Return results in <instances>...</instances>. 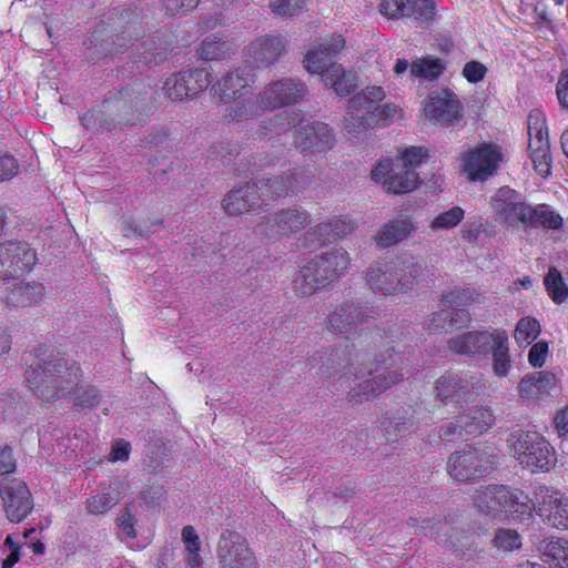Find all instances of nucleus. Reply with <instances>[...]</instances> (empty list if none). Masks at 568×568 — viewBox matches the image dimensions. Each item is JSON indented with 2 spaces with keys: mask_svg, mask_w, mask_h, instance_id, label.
Instances as JSON below:
<instances>
[{
  "mask_svg": "<svg viewBox=\"0 0 568 568\" xmlns=\"http://www.w3.org/2000/svg\"><path fill=\"white\" fill-rule=\"evenodd\" d=\"M345 39L342 36H333L323 39L314 49L305 55V68L310 73L321 74L329 64H334L333 59L344 49Z\"/></svg>",
  "mask_w": 568,
  "mask_h": 568,
  "instance_id": "obj_22",
  "label": "nucleus"
},
{
  "mask_svg": "<svg viewBox=\"0 0 568 568\" xmlns=\"http://www.w3.org/2000/svg\"><path fill=\"white\" fill-rule=\"evenodd\" d=\"M199 55L206 61L226 59L231 54V47L227 42L215 38H206L199 49Z\"/></svg>",
  "mask_w": 568,
  "mask_h": 568,
  "instance_id": "obj_44",
  "label": "nucleus"
},
{
  "mask_svg": "<svg viewBox=\"0 0 568 568\" xmlns=\"http://www.w3.org/2000/svg\"><path fill=\"white\" fill-rule=\"evenodd\" d=\"M480 293L475 288H456L447 293L444 297L445 305L449 304L465 307L480 301Z\"/></svg>",
  "mask_w": 568,
  "mask_h": 568,
  "instance_id": "obj_49",
  "label": "nucleus"
},
{
  "mask_svg": "<svg viewBox=\"0 0 568 568\" xmlns=\"http://www.w3.org/2000/svg\"><path fill=\"white\" fill-rule=\"evenodd\" d=\"M310 236H315L316 237L315 242L318 245L334 242L335 234H334L333 221L318 223L312 230V232H310Z\"/></svg>",
  "mask_w": 568,
  "mask_h": 568,
  "instance_id": "obj_58",
  "label": "nucleus"
},
{
  "mask_svg": "<svg viewBox=\"0 0 568 568\" xmlns=\"http://www.w3.org/2000/svg\"><path fill=\"white\" fill-rule=\"evenodd\" d=\"M447 308L448 316L450 318L449 322L452 324V329L460 328L468 325V323L470 322V314L467 310L456 305L450 306L449 304H447Z\"/></svg>",
  "mask_w": 568,
  "mask_h": 568,
  "instance_id": "obj_59",
  "label": "nucleus"
},
{
  "mask_svg": "<svg viewBox=\"0 0 568 568\" xmlns=\"http://www.w3.org/2000/svg\"><path fill=\"white\" fill-rule=\"evenodd\" d=\"M548 344L546 342H538L531 346L528 353V362L534 367H541L548 355Z\"/></svg>",
  "mask_w": 568,
  "mask_h": 568,
  "instance_id": "obj_62",
  "label": "nucleus"
},
{
  "mask_svg": "<svg viewBox=\"0 0 568 568\" xmlns=\"http://www.w3.org/2000/svg\"><path fill=\"white\" fill-rule=\"evenodd\" d=\"M285 43L281 37H261L250 47V55L261 65L273 64L283 54Z\"/></svg>",
  "mask_w": 568,
  "mask_h": 568,
  "instance_id": "obj_30",
  "label": "nucleus"
},
{
  "mask_svg": "<svg viewBox=\"0 0 568 568\" xmlns=\"http://www.w3.org/2000/svg\"><path fill=\"white\" fill-rule=\"evenodd\" d=\"M449 320L448 308L447 305H445V300L443 298L439 304V310L429 316L428 327L434 331H452Z\"/></svg>",
  "mask_w": 568,
  "mask_h": 568,
  "instance_id": "obj_54",
  "label": "nucleus"
},
{
  "mask_svg": "<svg viewBox=\"0 0 568 568\" xmlns=\"http://www.w3.org/2000/svg\"><path fill=\"white\" fill-rule=\"evenodd\" d=\"M126 94L120 93L112 101L102 103L98 110H91L82 118V124L92 130H110L115 123L133 124L140 120L152 106V93L148 98L126 99Z\"/></svg>",
  "mask_w": 568,
  "mask_h": 568,
  "instance_id": "obj_5",
  "label": "nucleus"
},
{
  "mask_svg": "<svg viewBox=\"0 0 568 568\" xmlns=\"http://www.w3.org/2000/svg\"><path fill=\"white\" fill-rule=\"evenodd\" d=\"M119 483H113L110 490L101 491L87 499L85 509L92 515H102L112 509L121 499Z\"/></svg>",
  "mask_w": 568,
  "mask_h": 568,
  "instance_id": "obj_37",
  "label": "nucleus"
},
{
  "mask_svg": "<svg viewBox=\"0 0 568 568\" xmlns=\"http://www.w3.org/2000/svg\"><path fill=\"white\" fill-rule=\"evenodd\" d=\"M408 8L412 11L410 17L424 22L432 20L435 13L434 0H414L413 2L408 0Z\"/></svg>",
  "mask_w": 568,
  "mask_h": 568,
  "instance_id": "obj_53",
  "label": "nucleus"
},
{
  "mask_svg": "<svg viewBox=\"0 0 568 568\" xmlns=\"http://www.w3.org/2000/svg\"><path fill=\"white\" fill-rule=\"evenodd\" d=\"M545 285L551 300L560 304L568 297V287L562 281L561 274L556 268H550L545 277Z\"/></svg>",
  "mask_w": 568,
  "mask_h": 568,
  "instance_id": "obj_46",
  "label": "nucleus"
},
{
  "mask_svg": "<svg viewBox=\"0 0 568 568\" xmlns=\"http://www.w3.org/2000/svg\"><path fill=\"white\" fill-rule=\"evenodd\" d=\"M484 388L480 379L467 373H449L440 376L435 384V397L444 404H462Z\"/></svg>",
  "mask_w": 568,
  "mask_h": 568,
  "instance_id": "obj_12",
  "label": "nucleus"
},
{
  "mask_svg": "<svg viewBox=\"0 0 568 568\" xmlns=\"http://www.w3.org/2000/svg\"><path fill=\"white\" fill-rule=\"evenodd\" d=\"M540 331V324L536 318L523 317L516 325L514 338L520 347H526L539 336Z\"/></svg>",
  "mask_w": 568,
  "mask_h": 568,
  "instance_id": "obj_41",
  "label": "nucleus"
},
{
  "mask_svg": "<svg viewBox=\"0 0 568 568\" xmlns=\"http://www.w3.org/2000/svg\"><path fill=\"white\" fill-rule=\"evenodd\" d=\"M166 36L155 37L149 42L144 43L143 61L146 64L165 60L169 55V41Z\"/></svg>",
  "mask_w": 568,
  "mask_h": 568,
  "instance_id": "obj_45",
  "label": "nucleus"
},
{
  "mask_svg": "<svg viewBox=\"0 0 568 568\" xmlns=\"http://www.w3.org/2000/svg\"><path fill=\"white\" fill-rule=\"evenodd\" d=\"M426 270L410 256H396L372 264L366 271V283L375 293L384 296H404L425 280Z\"/></svg>",
  "mask_w": 568,
  "mask_h": 568,
  "instance_id": "obj_2",
  "label": "nucleus"
},
{
  "mask_svg": "<svg viewBox=\"0 0 568 568\" xmlns=\"http://www.w3.org/2000/svg\"><path fill=\"white\" fill-rule=\"evenodd\" d=\"M118 526L122 538L134 539L136 537L135 518L129 508L122 509L119 514Z\"/></svg>",
  "mask_w": 568,
  "mask_h": 568,
  "instance_id": "obj_56",
  "label": "nucleus"
},
{
  "mask_svg": "<svg viewBox=\"0 0 568 568\" xmlns=\"http://www.w3.org/2000/svg\"><path fill=\"white\" fill-rule=\"evenodd\" d=\"M493 338V333L473 331L452 337L448 347L460 355L483 354L489 351Z\"/></svg>",
  "mask_w": 568,
  "mask_h": 568,
  "instance_id": "obj_28",
  "label": "nucleus"
},
{
  "mask_svg": "<svg viewBox=\"0 0 568 568\" xmlns=\"http://www.w3.org/2000/svg\"><path fill=\"white\" fill-rule=\"evenodd\" d=\"M414 231L415 226L409 219H395L378 231L375 243L378 247L386 248L404 241Z\"/></svg>",
  "mask_w": 568,
  "mask_h": 568,
  "instance_id": "obj_31",
  "label": "nucleus"
},
{
  "mask_svg": "<svg viewBox=\"0 0 568 568\" xmlns=\"http://www.w3.org/2000/svg\"><path fill=\"white\" fill-rule=\"evenodd\" d=\"M331 361L332 366H326L323 375L328 378L337 375V381L351 379L349 395L357 402H368L403 379L406 358L394 348H386L377 355L373 368L354 366L346 351L334 352Z\"/></svg>",
  "mask_w": 568,
  "mask_h": 568,
  "instance_id": "obj_1",
  "label": "nucleus"
},
{
  "mask_svg": "<svg viewBox=\"0 0 568 568\" xmlns=\"http://www.w3.org/2000/svg\"><path fill=\"white\" fill-rule=\"evenodd\" d=\"M529 211L524 225H541L546 229L557 230L562 224L561 216L550 210L546 204H539L537 206L529 205Z\"/></svg>",
  "mask_w": 568,
  "mask_h": 568,
  "instance_id": "obj_39",
  "label": "nucleus"
},
{
  "mask_svg": "<svg viewBox=\"0 0 568 568\" xmlns=\"http://www.w3.org/2000/svg\"><path fill=\"white\" fill-rule=\"evenodd\" d=\"M36 251L26 242L0 244V280L18 277L37 264Z\"/></svg>",
  "mask_w": 568,
  "mask_h": 568,
  "instance_id": "obj_16",
  "label": "nucleus"
},
{
  "mask_svg": "<svg viewBox=\"0 0 568 568\" xmlns=\"http://www.w3.org/2000/svg\"><path fill=\"white\" fill-rule=\"evenodd\" d=\"M489 206L495 221L507 226L524 225L530 212L529 204L523 195L508 186L500 187L494 193Z\"/></svg>",
  "mask_w": 568,
  "mask_h": 568,
  "instance_id": "obj_11",
  "label": "nucleus"
},
{
  "mask_svg": "<svg viewBox=\"0 0 568 568\" xmlns=\"http://www.w3.org/2000/svg\"><path fill=\"white\" fill-rule=\"evenodd\" d=\"M496 457L487 447H473L450 455L447 471L457 481L466 483L489 474Z\"/></svg>",
  "mask_w": 568,
  "mask_h": 568,
  "instance_id": "obj_9",
  "label": "nucleus"
},
{
  "mask_svg": "<svg viewBox=\"0 0 568 568\" xmlns=\"http://www.w3.org/2000/svg\"><path fill=\"white\" fill-rule=\"evenodd\" d=\"M163 90L168 98L173 101H182L187 98H193L189 91V87L183 81L181 72L169 77L164 82Z\"/></svg>",
  "mask_w": 568,
  "mask_h": 568,
  "instance_id": "obj_48",
  "label": "nucleus"
},
{
  "mask_svg": "<svg viewBox=\"0 0 568 568\" xmlns=\"http://www.w3.org/2000/svg\"><path fill=\"white\" fill-rule=\"evenodd\" d=\"M306 87L292 78H282L267 83L256 95V103L233 111L235 116H255L266 110L283 108L298 102L306 94Z\"/></svg>",
  "mask_w": 568,
  "mask_h": 568,
  "instance_id": "obj_7",
  "label": "nucleus"
},
{
  "mask_svg": "<svg viewBox=\"0 0 568 568\" xmlns=\"http://www.w3.org/2000/svg\"><path fill=\"white\" fill-rule=\"evenodd\" d=\"M510 442L515 458L531 471H547L556 464L554 448L538 433L513 434Z\"/></svg>",
  "mask_w": 568,
  "mask_h": 568,
  "instance_id": "obj_8",
  "label": "nucleus"
},
{
  "mask_svg": "<svg viewBox=\"0 0 568 568\" xmlns=\"http://www.w3.org/2000/svg\"><path fill=\"white\" fill-rule=\"evenodd\" d=\"M182 541L185 548V560L191 568H201L203 560L200 555L201 541L195 528L191 525L183 527Z\"/></svg>",
  "mask_w": 568,
  "mask_h": 568,
  "instance_id": "obj_40",
  "label": "nucleus"
},
{
  "mask_svg": "<svg viewBox=\"0 0 568 568\" xmlns=\"http://www.w3.org/2000/svg\"><path fill=\"white\" fill-rule=\"evenodd\" d=\"M418 180V174L414 170L394 162L392 175L387 180V191L395 194L412 192L417 187Z\"/></svg>",
  "mask_w": 568,
  "mask_h": 568,
  "instance_id": "obj_35",
  "label": "nucleus"
},
{
  "mask_svg": "<svg viewBox=\"0 0 568 568\" xmlns=\"http://www.w3.org/2000/svg\"><path fill=\"white\" fill-rule=\"evenodd\" d=\"M308 223L310 214L305 210L290 207L263 216L257 223L256 229L265 237L276 240L301 231Z\"/></svg>",
  "mask_w": 568,
  "mask_h": 568,
  "instance_id": "obj_13",
  "label": "nucleus"
},
{
  "mask_svg": "<svg viewBox=\"0 0 568 568\" xmlns=\"http://www.w3.org/2000/svg\"><path fill=\"white\" fill-rule=\"evenodd\" d=\"M294 143L301 151H325L333 148L334 135L327 124H306L296 132Z\"/></svg>",
  "mask_w": 568,
  "mask_h": 568,
  "instance_id": "obj_24",
  "label": "nucleus"
},
{
  "mask_svg": "<svg viewBox=\"0 0 568 568\" xmlns=\"http://www.w3.org/2000/svg\"><path fill=\"white\" fill-rule=\"evenodd\" d=\"M305 4V0H274L270 3L272 13L278 17L297 14Z\"/></svg>",
  "mask_w": 568,
  "mask_h": 568,
  "instance_id": "obj_52",
  "label": "nucleus"
},
{
  "mask_svg": "<svg viewBox=\"0 0 568 568\" xmlns=\"http://www.w3.org/2000/svg\"><path fill=\"white\" fill-rule=\"evenodd\" d=\"M80 369L60 356H49L27 372V383L43 400L54 402L78 384Z\"/></svg>",
  "mask_w": 568,
  "mask_h": 568,
  "instance_id": "obj_4",
  "label": "nucleus"
},
{
  "mask_svg": "<svg viewBox=\"0 0 568 568\" xmlns=\"http://www.w3.org/2000/svg\"><path fill=\"white\" fill-rule=\"evenodd\" d=\"M221 568H257V561L246 540L237 532H222L217 542Z\"/></svg>",
  "mask_w": 568,
  "mask_h": 568,
  "instance_id": "obj_17",
  "label": "nucleus"
},
{
  "mask_svg": "<svg viewBox=\"0 0 568 568\" xmlns=\"http://www.w3.org/2000/svg\"><path fill=\"white\" fill-rule=\"evenodd\" d=\"M496 548L504 551H513L520 548L521 538L516 530L513 529H498L493 539Z\"/></svg>",
  "mask_w": 568,
  "mask_h": 568,
  "instance_id": "obj_51",
  "label": "nucleus"
},
{
  "mask_svg": "<svg viewBox=\"0 0 568 568\" xmlns=\"http://www.w3.org/2000/svg\"><path fill=\"white\" fill-rule=\"evenodd\" d=\"M556 93L560 105L568 108V68L559 74Z\"/></svg>",
  "mask_w": 568,
  "mask_h": 568,
  "instance_id": "obj_64",
  "label": "nucleus"
},
{
  "mask_svg": "<svg viewBox=\"0 0 568 568\" xmlns=\"http://www.w3.org/2000/svg\"><path fill=\"white\" fill-rule=\"evenodd\" d=\"M425 116L442 125H454L463 118V105L457 95L449 90L433 93L424 102Z\"/></svg>",
  "mask_w": 568,
  "mask_h": 568,
  "instance_id": "obj_20",
  "label": "nucleus"
},
{
  "mask_svg": "<svg viewBox=\"0 0 568 568\" xmlns=\"http://www.w3.org/2000/svg\"><path fill=\"white\" fill-rule=\"evenodd\" d=\"M184 83L189 87L192 97L197 95L209 87L212 79L206 69H194L181 72Z\"/></svg>",
  "mask_w": 568,
  "mask_h": 568,
  "instance_id": "obj_47",
  "label": "nucleus"
},
{
  "mask_svg": "<svg viewBox=\"0 0 568 568\" xmlns=\"http://www.w3.org/2000/svg\"><path fill=\"white\" fill-rule=\"evenodd\" d=\"M369 317L367 307L355 302L339 305L329 316L327 329L335 334H348L356 325Z\"/></svg>",
  "mask_w": 568,
  "mask_h": 568,
  "instance_id": "obj_23",
  "label": "nucleus"
},
{
  "mask_svg": "<svg viewBox=\"0 0 568 568\" xmlns=\"http://www.w3.org/2000/svg\"><path fill=\"white\" fill-rule=\"evenodd\" d=\"M487 73V68L479 61H469L467 62L462 71L463 77L469 83H478L484 80Z\"/></svg>",
  "mask_w": 568,
  "mask_h": 568,
  "instance_id": "obj_57",
  "label": "nucleus"
},
{
  "mask_svg": "<svg viewBox=\"0 0 568 568\" xmlns=\"http://www.w3.org/2000/svg\"><path fill=\"white\" fill-rule=\"evenodd\" d=\"M478 506L494 516L530 515L531 499L523 493L511 494L505 486H489L478 496Z\"/></svg>",
  "mask_w": 568,
  "mask_h": 568,
  "instance_id": "obj_10",
  "label": "nucleus"
},
{
  "mask_svg": "<svg viewBox=\"0 0 568 568\" xmlns=\"http://www.w3.org/2000/svg\"><path fill=\"white\" fill-rule=\"evenodd\" d=\"M465 216V211L460 206H453L436 215L429 223V229L434 232L448 231L456 227Z\"/></svg>",
  "mask_w": 568,
  "mask_h": 568,
  "instance_id": "obj_43",
  "label": "nucleus"
},
{
  "mask_svg": "<svg viewBox=\"0 0 568 568\" xmlns=\"http://www.w3.org/2000/svg\"><path fill=\"white\" fill-rule=\"evenodd\" d=\"M493 337L489 346L493 353V369L497 376L504 377L510 368L508 335L505 331H496L493 333Z\"/></svg>",
  "mask_w": 568,
  "mask_h": 568,
  "instance_id": "obj_34",
  "label": "nucleus"
},
{
  "mask_svg": "<svg viewBox=\"0 0 568 568\" xmlns=\"http://www.w3.org/2000/svg\"><path fill=\"white\" fill-rule=\"evenodd\" d=\"M320 75L323 83L333 88L339 95L349 94L356 88L355 77L346 73L341 64H329Z\"/></svg>",
  "mask_w": 568,
  "mask_h": 568,
  "instance_id": "obj_33",
  "label": "nucleus"
},
{
  "mask_svg": "<svg viewBox=\"0 0 568 568\" xmlns=\"http://www.w3.org/2000/svg\"><path fill=\"white\" fill-rule=\"evenodd\" d=\"M18 170L19 164L12 155L0 153V182L16 176Z\"/></svg>",
  "mask_w": 568,
  "mask_h": 568,
  "instance_id": "obj_60",
  "label": "nucleus"
},
{
  "mask_svg": "<svg viewBox=\"0 0 568 568\" xmlns=\"http://www.w3.org/2000/svg\"><path fill=\"white\" fill-rule=\"evenodd\" d=\"M385 90L379 85H368L348 101L344 128L353 138H358L368 128L387 125L399 110L395 104L384 103Z\"/></svg>",
  "mask_w": 568,
  "mask_h": 568,
  "instance_id": "obj_3",
  "label": "nucleus"
},
{
  "mask_svg": "<svg viewBox=\"0 0 568 568\" xmlns=\"http://www.w3.org/2000/svg\"><path fill=\"white\" fill-rule=\"evenodd\" d=\"M223 209L230 215H240L262 205V196L255 184L235 189L229 192L222 202Z\"/></svg>",
  "mask_w": 568,
  "mask_h": 568,
  "instance_id": "obj_26",
  "label": "nucleus"
},
{
  "mask_svg": "<svg viewBox=\"0 0 568 568\" xmlns=\"http://www.w3.org/2000/svg\"><path fill=\"white\" fill-rule=\"evenodd\" d=\"M200 0H164L168 12L172 16L185 14L199 4Z\"/></svg>",
  "mask_w": 568,
  "mask_h": 568,
  "instance_id": "obj_63",
  "label": "nucleus"
},
{
  "mask_svg": "<svg viewBox=\"0 0 568 568\" xmlns=\"http://www.w3.org/2000/svg\"><path fill=\"white\" fill-rule=\"evenodd\" d=\"M428 158V151L424 146H410L399 152L396 162L406 169L414 170Z\"/></svg>",
  "mask_w": 568,
  "mask_h": 568,
  "instance_id": "obj_50",
  "label": "nucleus"
},
{
  "mask_svg": "<svg viewBox=\"0 0 568 568\" xmlns=\"http://www.w3.org/2000/svg\"><path fill=\"white\" fill-rule=\"evenodd\" d=\"M327 284L328 281L320 273L313 258L301 267L293 281L294 291L303 296L312 295Z\"/></svg>",
  "mask_w": 568,
  "mask_h": 568,
  "instance_id": "obj_32",
  "label": "nucleus"
},
{
  "mask_svg": "<svg viewBox=\"0 0 568 568\" xmlns=\"http://www.w3.org/2000/svg\"><path fill=\"white\" fill-rule=\"evenodd\" d=\"M542 560L556 568H568V540L557 538L541 546Z\"/></svg>",
  "mask_w": 568,
  "mask_h": 568,
  "instance_id": "obj_38",
  "label": "nucleus"
},
{
  "mask_svg": "<svg viewBox=\"0 0 568 568\" xmlns=\"http://www.w3.org/2000/svg\"><path fill=\"white\" fill-rule=\"evenodd\" d=\"M0 496L7 518L11 523H21L33 508L31 493L21 480L13 479L1 484Z\"/></svg>",
  "mask_w": 568,
  "mask_h": 568,
  "instance_id": "obj_21",
  "label": "nucleus"
},
{
  "mask_svg": "<svg viewBox=\"0 0 568 568\" xmlns=\"http://www.w3.org/2000/svg\"><path fill=\"white\" fill-rule=\"evenodd\" d=\"M444 71V64L439 59L424 58L416 60L410 65V74L426 80L437 79Z\"/></svg>",
  "mask_w": 568,
  "mask_h": 568,
  "instance_id": "obj_42",
  "label": "nucleus"
},
{
  "mask_svg": "<svg viewBox=\"0 0 568 568\" xmlns=\"http://www.w3.org/2000/svg\"><path fill=\"white\" fill-rule=\"evenodd\" d=\"M495 417L487 407H476L448 424L440 426L439 437L444 440H452L454 436L480 435L487 432L494 424Z\"/></svg>",
  "mask_w": 568,
  "mask_h": 568,
  "instance_id": "obj_18",
  "label": "nucleus"
},
{
  "mask_svg": "<svg viewBox=\"0 0 568 568\" xmlns=\"http://www.w3.org/2000/svg\"><path fill=\"white\" fill-rule=\"evenodd\" d=\"M501 159L496 146L483 144L464 153L463 171L471 181H485L497 171Z\"/></svg>",
  "mask_w": 568,
  "mask_h": 568,
  "instance_id": "obj_19",
  "label": "nucleus"
},
{
  "mask_svg": "<svg viewBox=\"0 0 568 568\" xmlns=\"http://www.w3.org/2000/svg\"><path fill=\"white\" fill-rule=\"evenodd\" d=\"M528 151L535 170L546 178L550 173L551 158L549 154V139L546 118L540 111L534 110L528 115Z\"/></svg>",
  "mask_w": 568,
  "mask_h": 568,
  "instance_id": "obj_14",
  "label": "nucleus"
},
{
  "mask_svg": "<svg viewBox=\"0 0 568 568\" xmlns=\"http://www.w3.org/2000/svg\"><path fill=\"white\" fill-rule=\"evenodd\" d=\"M558 529H568V498L550 487H539L531 500V510Z\"/></svg>",
  "mask_w": 568,
  "mask_h": 568,
  "instance_id": "obj_15",
  "label": "nucleus"
},
{
  "mask_svg": "<svg viewBox=\"0 0 568 568\" xmlns=\"http://www.w3.org/2000/svg\"><path fill=\"white\" fill-rule=\"evenodd\" d=\"M381 11L389 18L412 16V11H409L408 8V0H383Z\"/></svg>",
  "mask_w": 568,
  "mask_h": 568,
  "instance_id": "obj_55",
  "label": "nucleus"
},
{
  "mask_svg": "<svg viewBox=\"0 0 568 568\" xmlns=\"http://www.w3.org/2000/svg\"><path fill=\"white\" fill-rule=\"evenodd\" d=\"M313 260L315 266H318L320 273L328 283L346 274L351 267L349 254L342 247L332 248Z\"/></svg>",
  "mask_w": 568,
  "mask_h": 568,
  "instance_id": "obj_27",
  "label": "nucleus"
},
{
  "mask_svg": "<svg viewBox=\"0 0 568 568\" xmlns=\"http://www.w3.org/2000/svg\"><path fill=\"white\" fill-rule=\"evenodd\" d=\"M394 162L389 159H382L371 172L375 182H382L387 187V180L392 175Z\"/></svg>",
  "mask_w": 568,
  "mask_h": 568,
  "instance_id": "obj_61",
  "label": "nucleus"
},
{
  "mask_svg": "<svg viewBox=\"0 0 568 568\" xmlns=\"http://www.w3.org/2000/svg\"><path fill=\"white\" fill-rule=\"evenodd\" d=\"M255 79L250 67L237 68L226 73L220 81L212 87L214 95L225 104L223 118L229 121H244L252 116H235L233 111L239 108L254 105L256 95H254Z\"/></svg>",
  "mask_w": 568,
  "mask_h": 568,
  "instance_id": "obj_6",
  "label": "nucleus"
},
{
  "mask_svg": "<svg viewBox=\"0 0 568 568\" xmlns=\"http://www.w3.org/2000/svg\"><path fill=\"white\" fill-rule=\"evenodd\" d=\"M556 375L548 371H540L521 378L518 393L523 398L538 399L546 396L556 387Z\"/></svg>",
  "mask_w": 568,
  "mask_h": 568,
  "instance_id": "obj_29",
  "label": "nucleus"
},
{
  "mask_svg": "<svg viewBox=\"0 0 568 568\" xmlns=\"http://www.w3.org/2000/svg\"><path fill=\"white\" fill-rule=\"evenodd\" d=\"M45 294L42 283L20 281L8 286L3 302L10 307L23 308L40 303Z\"/></svg>",
  "mask_w": 568,
  "mask_h": 568,
  "instance_id": "obj_25",
  "label": "nucleus"
},
{
  "mask_svg": "<svg viewBox=\"0 0 568 568\" xmlns=\"http://www.w3.org/2000/svg\"><path fill=\"white\" fill-rule=\"evenodd\" d=\"M292 185L291 179L284 176L263 178L255 183L257 192L262 196V204H267L275 197L287 194Z\"/></svg>",
  "mask_w": 568,
  "mask_h": 568,
  "instance_id": "obj_36",
  "label": "nucleus"
}]
</instances>
